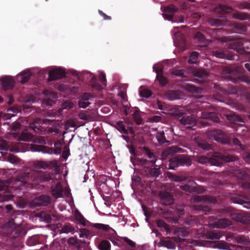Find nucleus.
Segmentation results:
<instances>
[{
    "label": "nucleus",
    "mask_w": 250,
    "mask_h": 250,
    "mask_svg": "<svg viewBox=\"0 0 250 250\" xmlns=\"http://www.w3.org/2000/svg\"><path fill=\"white\" fill-rule=\"evenodd\" d=\"M207 137L222 144L231 146L232 144L238 146L242 150H245L246 146L242 145L238 139L231 134L225 133L220 129L211 130L207 132Z\"/></svg>",
    "instance_id": "f257e3e1"
},
{
    "label": "nucleus",
    "mask_w": 250,
    "mask_h": 250,
    "mask_svg": "<svg viewBox=\"0 0 250 250\" xmlns=\"http://www.w3.org/2000/svg\"><path fill=\"white\" fill-rule=\"evenodd\" d=\"M53 124V126L48 127L47 130V133H58L60 128V125L58 122H55L54 120L45 119L42 120L40 118L36 119L33 122L29 124V128L33 130L35 132L41 131H43V128L42 126V124L51 125Z\"/></svg>",
    "instance_id": "f03ea898"
},
{
    "label": "nucleus",
    "mask_w": 250,
    "mask_h": 250,
    "mask_svg": "<svg viewBox=\"0 0 250 250\" xmlns=\"http://www.w3.org/2000/svg\"><path fill=\"white\" fill-rule=\"evenodd\" d=\"M28 179V174L24 172L19 174L13 182L12 181L9 182V180L7 181H0V190H5L8 186H10L11 185L18 189H20L22 187H27Z\"/></svg>",
    "instance_id": "7ed1b4c3"
},
{
    "label": "nucleus",
    "mask_w": 250,
    "mask_h": 250,
    "mask_svg": "<svg viewBox=\"0 0 250 250\" xmlns=\"http://www.w3.org/2000/svg\"><path fill=\"white\" fill-rule=\"evenodd\" d=\"M222 210L224 215L229 216L236 221L243 224L250 223V213L247 212L233 213L232 208L230 207H227Z\"/></svg>",
    "instance_id": "20e7f679"
},
{
    "label": "nucleus",
    "mask_w": 250,
    "mask_h": 250,
    "mask_svg": "<svg viewBox=\"0 0 250 250\" xmlns=\"http://www.w3.org/2000/svg\"><path fill=\"white\" fill-rule=\"evenodd\" d=\"M190 158L185 155H179L172 157L169 161V169H175L179 167H189L191 165Z\"/></svg>",
    "instance_id": "39448f33"
},
{
    "label": "nucleus",
    "mask_w": 250,
    "mask_h": 250,
    "mask_svg": "<svg viewBox=\"0 0 250 250\" xmlns=\"http://www.w3.org/2000/svg\"><path fill=\"white\" fill-rule=\"evenodd\" d=\"M19 140L23 141H32L33 143L31 145H36V144H39L42 145L46 144V141L42 136L34 137L33 135L29 133L27 130H24L22 131L21 135L19 137Z\"/></svg>",
    "instance_id": "423d86ee"
},
{
    "label": "nucleus",
    "mask_w": 250,
    "mask_h": 250,
    "mask_svg": "<svg viewBox=\"0 0 250 250\" xmlns=\"http://www.w3.org/2000/svg\"><path fill=\"white\" fill-rule=\"evenodd\" d=\"M31 150L32 151L42 152L44 153L59 154L61 153L62 149L61 147H56L55 149H53L52 147L49 148L45 146L32 145Z\"/></svg>",
    "instance_id": "0eeeda50"
},
{
    "label": "nucleus",
    "mask_w": 250,
    "mask_h": 250,
    "mask_svg": "<svg viewBox=\"0 0 250 250\" xmlns=\"http://www.w3.org/2000/svg\"><path fill=\"white\" fill-rule=\"evenodd\" d=\"M244 39H237L233 42L229 43L228 48L235 50L240 54H244L246 52L244 47Z\"/></svg>",
    "instance_id": "6e6552de"
},
{
    "label": "nucleus",
    "mask_w": 250,
    "mask_h": 250,
    "mask_svg": "<svg viewBox=\"0 0 250 250\" xmlns=\"http://www.w3.org/2000/svg\"><path fill=\"white\" fill-rule=\"evenodd\" d=\"M212 156L215 158L218 159L226 163L234 162L238 160V158L236 156L223 154L218 152H214Z\"/></svg>",
    "instance_id": "1a4fd4ad"
},
{
    "label": "nucleus",
    "mask_w": 250,
    "mask_h": 250,
    "mask_svg": "<svg viewBox=\"0 0 250 250\" xmlns=\"http://www.w3.org/2000/svg\"><path fill=\"white\" fill-rule=\"evenodd\" d=\"M65 76L64 71L61 68L54 69L49 72V82L57 80Z\"/></svg>",
    "instance_id": "9d476101"
},
{
    "label": "nucleus",
    "mask_w": 250,
    "mask_h": 250,
    "mask_svg": "<svg viewBox=\"0 0 250 250\" xmlns=\"http://www.w3.org/2000/svg\"><path fill=\"white\" fill-rule=\"evenodd\" d=\"M178 10V8L175 5L170 4L165 7L163 14V17L169 21H172L173 14Z\"/></svg>",
    "instance_id": "9b49d317"
},
{
    "label": "nucleus",
    "mask_w": 250,
    "mask_h": 250,
    "mask_svg": "<svg viewBox=\"0 0 250 250\" xmlns=\"http://www.w3.org/2000/svg\"><path fill=\"white\" fill-rule=\"evenodd\" d=\"M180 123L186 128H191L196 125V120L191 116L183 117L180 120Z\"/></svg>",
    "instance_id": "f8f14e48"
},
{
    "label": "nucleus",
    "mask_w": 250,
    "mask_h": 250,
    "mask_svg": "<svg viewBox=\"0 0 250 250\" xmlns=\"http://www.w3.org/2000/svg\"><path fill=\"white\" fill-rule=\"evenodd\" d=\"M194 142L197 146L203 149L209 150L212 148L211 145L209 144L206 140L199 136L194 138Z\"/></svg>",
    "instance_id": "ddd939ff"
},
{
    "label": "nucleus",
    "mask_w": 250,
    "mask_h": 250,
    "mask_svg": "<svg viewBox=\"0 0 250 250\" xmlns=\"http://www.w3.org/2000/svg\"><path fill=\"white\" fill-rule=\"evenodd\" d=\"M233 200L235 203L244 205V207L246 208H250V201L247 196L237 195L234 197Z\"/></svg>",
    "instance_id": "4468645a"
},
{
    "label": "nucleus",
    "mask_w": 250,
    "mask_h": 250,
    "mask_svg": "<svg viewBox=\"0 0 250 250\" xmlns=\"http://www.w3.org/2000/svg\"><path fill=\"white\" fill-rule=\"evenodd\" d=\"M2 86L4 90H8L12 89L15 85V81L10 77H2L0 79Z\"/></svg>",
    "instance_id": "2eb2a0df"
},
{
    "label": "nucleus",
    "mask_w": 250,
    "mask_h": 250,
    "mask_svg": "<svg viewBox=\"0 0 250 250\" xmlns=\"http://www.w3.org/2000/svg\"><path fill=\"white\" fill-rule=\"evenodd\" d=\"M165 96L167 99L172 101L182 99L183 95L179 90H169L166 92Z\"/></svg>",
    "instance_id": "dca6fc26"
},
{
    "label": "nucleus",
    "mask_w": 250,
    "mask_h": 250,
    "mask_svg": "<svg viewBox=\"0 0 250 250\" xmlns=\"http://www.w3.org/2000/svg\"><path fill=\"white\" fill-rule=\"evenodd\" d=\"M183 149L177 146H171L165 149L162 154L163 159H166L169 155H173L176 153L183 152Z\"/></svg>",
    "instance_id": "f3484780"
},
{
    "label": "nucleus",
    "mask_w": 250,
    "mask_h": 250,
    "mask_svg": "<svg viewBox=\"0 0 250 250\" xmlns=\"http://www.w3.org/2000/svg\"><path fill=\"white\" fill-rule=\"evenodd\" d=\"M91 97V95L89 93H84L82 94L79 98L78 101V105L80 107L85 108L89 104V100Z\"/></svg>",
    "instance_id": "a211bd4d"
},
{
    "label": "nucleus",
    "mask_w": 250,
    "mask_h": 250,
    "mask_svg": "<svg viewBox=\"0 0 250 250\" xmlns=\"http://www.w3.org/2000/svg\"><path fill=\"white\" fill-rule=\"evenodd\" d=\"M234 239L237 243L246 245L248 240L247 238L242 235H235L232 233H229L226 236V240L230 241L231 240Z\"/></svg>",
    "instance_id": "6ab92c4d"
},
{
    "label": "nucleus",
    "mask_w": 250,
    "mask_h": 250,
    "mask_svg": "<svg viewBox=\"0 0 250 250\" xmlns=\"http://www.w3.org/2000/svg\"><path fill=\"white\" fill-rule=\"evenodd\" d=\"M63 187L61 183H57L54 186L51 187V193L52 196L55 198L62 197Z\"/></svg>",
    "instance_id": "aec40b11"
},
{
    "label": "nucleus",
    "mask_w": 250,
    "mask_h": 250,
    "mask_svg": "<svg viewBox=\"0 0 250 250\" xmlns=\"http://www.w3.org/2000/svg\"><path fill=\"white\" fill-rule=\"evenodd\" d=\"M160 197L163 203L166 205L171 204L174 201L173 195L167 191L161 192Z\"/></svg>",
    "instance_id": "412c9836"
},
{
    "label": "nucleus",
    "mask_w": 250,
    "mask_h": 250,
    "mask_svg": "<svg viewBox=\"0 0 250 250\" xmlns=\"http://www.w3.org/2000/svg\"><path fill=\"white\" fill-rule=\"evenodd\" d=\"M235 72L240 74L239 76V79L243 82L246 83L247 84L250 85V78L243 73L245 71V69L241 66H237L235 68Z\"/></svg>",
    "instance_id": "4be33fe9"
},
{
    "label": "nucleus",
    "mask_w": 250,
    "mask_h": 250,
    "mask_svg": "<svg viewBox=\"0 0 250 250\" xmlns=\"http://www.w3.org/2000/svg\"><path fill=\"white\" fill-rule=\"evenodd\" d=\"M36 178V182H43L52 179V177L49 173L46 172H40L37 173Z\"/></svg>",
    "instance_id": "5701e85b"
},
{
    "label": "nucleus",
    "mask_w": 250,
    "mask_h": 250,
    "mask_svg": "<svg viewBox=\"0 0 250 250\" xmlns=\"http://www.w3.org/2000/svg\"><path fill=\"white\" fill-rule=\"evenodd\" d=\"M195 200L197 202L206 203H215L216 202V199L215 197L209 195L197 196L196 197Z\"/></svg>",
    "instance_id": "b1692460"
},
{
    "label": "nucleus",
    "mask_w": 250,
    "mask_h": 250,
    "mask_svg": "<svg viewBox=\"0 0 250 250\" xmlns=\"http://www.w3.org/2000/svg\"><path fill=\"white\" fill-rule=\"evenodd\" d=\"M202 117L205 119H209L213 122L217 123L219 121V118L217 114L212 112L202 113Z\"/></svg>",
    "instance_id": "393cba45"
},
{
    "label": "nucleus",
    "mask_w": 250,
    "mask_h": 250,
    "mask_svg": "<svg viewBox=\"0 0 250 250\" xmlns=\"http://www.w3.org/2000/svg\"><path fill=\"white\" fill-rule=\"evenodd\" d=\"M143 151L144 153L148 156V157L151 159L150 162L155 166L157 167L158 166L155 165L156 162V156L154 154L150 151V150L147 147H143Z\"/></svg>",
    "instance_id": "a878e982"
},
{
    "label": "nucleus",
    "mask_w": 250,
    "mask_h": 250,
    "mask_svg": "<svg viewBox=\"0 0 250 250\" xmlns=\"http://www.w3.org/2000/svg\"><path fill=\"white\" fill-rule=\"evenodd\" d=\"M195 39H197L202 46H206L209 44V41L206 39L204 36L199 32L195 34Z\"/></svg>",
    "instance_id": "bb28decb"
},
{
    "label": "nucleus",
    "mask_w": 250,
    "mask_h": 250,
    "mask_svg": "<svg viewBox=\"0 0 250 250\" xmlns=\"http://www.w3.org/2000/svg\"><path fill=\"white\" fill-rule=\"evenodd\" d=\"M234 174L238 179L245 181L248 178V174L243 170L238 169L234 172Z\"/></svg>",
    "instance_id": "cd10ccee"
},
{
    "label": "nucleus",
    "mask_w": 250,
    "mask_h": 250,
    "mask_svg": "<svg viewBox=\"0 0 250 250\" xmlns=\"http://www.w3.org/2000/svg\"><path fill=\"white\" fill-rule=\"evenodd\" d=\"M226 21L225 20H220L215 18H210L208 20V23L212 26H220L225 24Z\"/></svg>",
    "instance_id": "c85d7f7f"
},
{
    "label": "nucleus",
    "mask_w": 250,
    "mask_h": 250,
    "mask_svg": "<svg viewBox=\"0 0 250 250\" xmlns=\"http://www.w3.org/2000/svg\"><path fill=\"white\" fill-rule=\"evenodd\" d=\"M211 247L212 248H218L220 250H231L230 248L229 245L224 241H220L217 243L212 244Z\"/></svg>",
    "instance_id": "c756f323"
},
{
    "label": "nucleus",
    "mask_w": 250,
    "mask_h": 250,
    "mask_svg": "<svg viewBox=\"0 0 250 250\" xmlns=\"http://www.w3.org/2000/svg\"><path fill=\"white\" fill-rule=\"evenodd\" d=\"M139 94L141 97L148 98L151 96L152 93L151 91L145 86H141L140 87Z\"/></svg>",
    "instance_id": "7c9ffc66"
},
{
    "label": "nucleus",
    "mask_w": 250,
    "mask_h": 250,
    "mask_svg": "<svg viewBox=\"0 0 250 250\" xmlns=\"http://www.w3.org/2000/svg\"><path fill=\"white\" fill-rule=\"evenodd\" d=\"M233 18L240 20H246L250 19V15L244 12H237L232 15Z\"/></svg>",
    "instance_id": "2f4dec72"
},
{
    "label": "nucleus",
    "mask_w": 250,
    "mask_h": 250,
    "mask_svg": "<svg viewBox=\"0 0 250 250\" xmlns=\"http://www.w3.org/2000/svg\"><path fill=\"white\" fill-rule=\"evenodd\" d=\"M31 74L29 71L22 72L18 78V81L22 84L26 83L30 78Z\"/></svg>",
    "instance_id": "473e14b6"
},
{
    "label": "nucleus",
    "mask_w": 250,
    "mask_h": 250,
    "mask_svg": "<svg viewBox=\"0 0 250 250\" xmlns=\"http://www.w3.org/2000/svg\"><path fill=\"white\" fill-rule=\"evenodd\" d=\"M193 75L195 77L201 79L206 78L208 76V72L204 69H196L193 71Z\"/></svg>",
    "instance_id": "72a5a7b5"
},
{
    "label": "nucleus",
    "mask_w": 250,
    "mask_h": 250,
    "mask_svg": "<svg viewBox=\"0 0 250 250\" xmlns=\"http://www.w3.org/2000/svg\"><path fill=\"white\" fill-rule=\"evenodd\" d=\"M231 10V8L230 7L222 4H219L218 6H217L215 9V12L220 14L228 13Z\"/></svg>",
    "instance_id": "f704fd0d"
},
{
    "label": "nucleus",
    "mask_w": 250,
    "mask_h": 250,
    "mask_svg": "<svg viewBox=\"0 0 250 250\" xmlns=\"http://www.w3.org/2000/svg\"><path fill=\"white\" fill-rule=\"evenodd\" d=\"M75 218L77 222L80 223L83 226L86 225V219L78 210H76L75 212Z\"/></svg>",
    "instance_id": "c9c22d12"
},
{
    "label": "nucleus",
    "mask_w": 250,
    "mask_h": 250,
    "mask_svg": "<svg viewBox=\"0 0 250 250\" xmlns=\"http://www.w3.org/2000/svg\"><path fill=\"white\" fill-rule=\"evenodd\" d=\"M205 236L206 238L211 240L219 239L221 237V235L219 232H215L214 231L207 232L206 233Z\"/></svg>",
    "instance_id": "e433bc0d"
},
{
    "label": "nucleus",
    "mask_w": 250,
    "mask_h": 250,
    "mask_svg": "<svg viewBox=\"0 0 250 250\" xmlns=\"http://www.w3.org/2000/svg\"><path fill=\"white\" fill-rule=\"evenodd\" d=\"M218 89L222 91L225 94H235L237 92V88L233 86H230L228 87V90H226L225 88L218 86Z\"/></svg>",
    "instance_id": "4c0bfd02"
},
{
    "label": "nucleus",
    "mask_w": 250,
    "mask_h": 250,
    "mask_svg": "<svg viewBox=\"0 0 250 250\" xmlns=\"http://www.w3.org/2000/svg\"><path fill=\"white\" fill-rule=\"evenodd\" d=\"M156 138L158 142V143L160 144H164L166 143H168V141L167 140L165 133L164 131H159L157 133Z\"/></svg>",
    "instance_id": "58836bf2"
},
{
    "label": "nucleus",
    "mask_w": 250,
    "mask_h": 250,
    "mask_svg": "<svg viewBox=\"0 0 250 250\" xmlns=\"http://www.w3.org/2000/svg\"><path fill=\"white\" fill-rule=\"evenodd\" d=\"M47 168L53 170L56 173H59L60 172V166L58 165L57 162L55 160L48 162Z\"/></svg>",
    "instance_id": "ea45409f"
},
{
    "label": "nucleus",
    "mask_w": 250,
    "mask_h": 250,
    "mask_svg": "<svg viewBox=\"0 0 250 250\" xmlns=\"http://www.w3.org/2000/svg\"><path fill=\"white\" fill-rule=\"evenodd\" d=\"M193 185V192H196L199 194L204 193L206 189L204 187L198 185L195 182L193 181H189Z\"/></svg>",
    "instance_id": "a19ab883"
},
{
    "label": "nucleus",
    "mask_w": 250,
    "mask_h": 250,
    "mask_svg": "<svg viewBox=\"0 0 250 250\" xmlns=\"http://www.w3.org/2000/svg\"><path fill=\"white\" fill-rule=\"evenodd\" d=\"M40 205L46 206L50 202V198L46 195H41L38 199Z\"/></svg>",
    "instance_id": "79ce46f5"
},
{
    "label": "nucleus",
    "mask_w": 250,
    "mask_h": 250,
    "mask_svg": "<svg viewBox=\"0 0 250 250\" xmlns=\"http://www.w3.org/2000/svg\"><path fill=\"white\" fill-rule=\"evenodd\" d=\"M111 245L109 242L106 240H102L99 245L100 250H110Z\"/></svg>",
    "instance_id": "37998d69"
},
{
    "label": "nucleus",
    "mask_w": 250,
    "mask_h": 250,
    "mask_svg": "<svg viewBox=\"0 0 250 250\" xmlns=\"http://www.w3.org/2000/svg\"><path fill=\"white\" fill-rule=\"evenodd\" d=\"M229 120L235 124H239L244 123L243 119L238 115L233 114L229 117Z\"/></svg>",
    "instance_id": "c03bdc74"
},
{
    "label": "nucleus",
    "mask_w": 250,
    "mask_h": 250,
    "mask_svg": "<svg viewBox=\"0 0 250 250\" xmlns=\"http://www.w3.org/2000/svg\"><path fill=\"white\" fill-rule=\"evenodd\" d=\"M176 211L179 214L178 216H173L172 218V220L176 223L179 219L180 215H183L184 213V208L183 206H179L176 208Z\"/></svg>",
    "instance_id": "a18cd8bd"
},
{
    "label": "nucleus",
    "mask_w": 250,
    "mask_h": 250,
    "mask_svg": "<svg viewBox=\"0 0 250 250\" xmlns=\"http://www.w3.org/2000/svg\"><path fill=\"white\" fill-rule=\"evenodd\" d=\"M115 127L120 132L125 134H128V131L126 129L124 123L123 121H119L117 122Z\"/></svg>",
    "instance_id": "49530a36"
},
{
    "label": "nucleus",
    "mask_w": 250,
    "mask_h": 250,
    "mask_svg": "<svg viewBox=\"0 0 250 250\" xmlns=\"http://www.w3.org/2000/svg\"><path fill=\"white\" fill-rule=\"evenodd\" d=\"M219 228H224L231 225V222L230 220L227 219H221L218 221Z\"/></svg>",
    "instance_id": "de8ad7c7"
},
{
    "label": "nucleus",
    "mask_w": 250,
    "mask_h": 250,
    "mask_svg": "<svg viewBox=\"0 0 250 250\" xmlns=\"http://www.w3.org/2000/svg\"><path fill=\"white\" fill-rule=\"evenodd\" d=\"M233 28L235 29L238 32H244L246 31V26L240 23H235L233 24Z\"/></svg>",
    "instance_id": "09e8293b"
},
{
    "label": "nucleus",
    "mask_w": 250,
    "mask_h": 250,
    "mask_svg": "<svg viewBox=\"0 0 250 250\" xmlns=\"http://www.w3.org/2000/svg\"><path fill=\"white\" fill-rule=\"evenodd\" d=\"M161 173L162 171L160 167L151 168L149 171L150 175L155 178L158 177Z\"/></svg>",
    "instance_id": "8fccbe9b"
},
{
    "label": "nucleus",
    "mask_w": 250,
    "mask_h": 250,
    "mask_svg": "<svg viewBox=\"0 0 250 250\" xmlns=\"http://www.w3.org/2000/svg\"><path fill=\"white\" fill-rule=\"evenodd\" d=\"M214 54L215 56H216V57L219 58L224 59V58H227L229 60L232 59L231 56L228 57L227 56V54L223 50H220V49L217 50L216 51H214Z\"/></svg>",
    "instance_id": "3c124183"
},
{
    "label": "nucleus",
    "mask_w": 250,
    "mask_h": 250,
    "mask_svg": "<svg viewBox=\"0 0 250 250\" xmlns=\"http://www.w3.org/2000/svg\"><path fill=\"white\" fill-rule=\"evenodd\" d=\"M35 168H42L45 169L48 167V162L42 161H37L34 165Z\"/></svg>",
    "instance_id": "603ef678"
},
{
    "label": "nucleus",
    "mask_w": 250,
    "mask_h": 250,
    "mask_svg": "<svg viewBox=\"0 0 250 250\" xmlns=\"http://www.w3.org/2000/svg\"><path fill=\"white\" fill-rule=\"evenodd\" d=\"M157 225L159 228H164L167 232L169 231V226L162 219H159L157 221Z\"/></svg>",
    "instance_id": "864d4df0"
},
{
    "label": "nucleus",
    "mask_w": 250,
    "mask_h": 250,
    "mask_svg": "<svg viewBox=\"0 0 250 250\" xmlns=\"http://www.w3.org/2000/svg\"><path fill=\"white\" fill-rule=\"evenodd\" d=\"M162 244L163 246L167 247L169 249H175V245L174 243H173L171 241L167 240H163L161 241Z\"/></svg>",
    "instance_id": "5fc2aeb1"
},
{
    "label": "nucleus",
    "mask_w": 250,
    "mask_h": 250,
    "mask_svg": "<svg viewBox=\"0 0 250 250\" xmlns=\"http://www.w3.org/2000/svg\"><path fill=\"white\" fill-rule=\"evenodd\" d=\"M133 118L135 120V122L137 124L140 125L141 124L142 120L141 117V114L140 112L136 110L133 114Z\"/></svg>",
    "instance_id": "6e6d98bb"
},
{
    "label": "nucleus",
    "mask_w": 250,
    "mask_h": 250,
    "mask_svg": "<svg viewBox=\"0 0 250 250\" xmlns=\"http://www.w3.org/2000/svg\"><path fill=\"white\" fill-rule=\"evenodd\" d=\"M197 161L201 164H206L210 162V159L205 156H198L197 157Z\"/></svg>",
    "instance_id": "4d7b16f0"
},
{
    "label": "nucleus",
    "mask_w": 250,
    "mask_h": 250,
    "mask_svg": "<svg viewBox=\"0 0 250 250\" xmlns=\"http://www.w3.org/2000/svg\"><path fill=\"white\" fill-rule=\"evenodd\" d=\"M93 226L98 229H102L105 231H107L110 229L109 225L100 223L94 224Z\"/></svg>",
    "instance_id": "13d9d810"
},
{
    "label": "nucleus",
    "mask_w": 250,
    "mask_h": 250,
    "mask_svg": "<svg viewBox=\"0 0 250 250\" xmlns=\"http://www.w3.org/2000/svg\"><path fill=\"white\" fill-rule=\"evenodd\" d=\"M78 116L81 119L86 121H90L92 119V118L90 115L87 114L84 111L80 112L78 115Z\"/></svg>",
    "instance_id": "bf43d9fd"
},
{
    "label": "nucleus",
    "mask_w": 250,
    "mask_h": 250,
    "mask_svg": "<svg viewBox=\"0 0 250 250\" xmlns=\"http://www.w3.org/2000/svg\"><path fill=\"white\" fill-rule=\"evenodd\" d=\"M199 54L196 52H192L190 55L188 62L190 63H196L197 58L198 57Z\"/></svg>",
    "instance_id": "052dcab7"
},
{
    "label": "nucleus",
    "mask_w": 250,
    "mask_h": 250,
    "mask_svg": "<svg viewBox=\"0 0 250 250\" xmlns=\"http://www.w3.org/2000/svg\"><path fill=\"white\" fill-rule=\"evenodd\" d=\"M68 243L78 248L80 247V244L78 240L74 237L69 238L68 240Z\"/></svg>",
    "instance_id": "680f3d73"
},
{
    "label": "nucleus",
    "mask_w": 250,
    "mask_h": 250,
    "mask_svg": "<svg viewBox=\"0 0 250 250\" xmlns=\"http://www.w3.org/2000/svg\"><path fill=\"white\" fill-rule=\"evenodd\" d=\"M170 114L172 116L181 117L184 113L177 107H174L171 109Z\"/></svg>",
    "instance_id": "e2e57ef3"
},
{
    "label": "nucleus",
    "mask_w": 250,
    "mask_h": 250,
    "mask_svg": "<svg viewBox=\"0 0 250 250\" xmlns=\"http://www.w3.org/2000/svg\"><path fill=\"white\" fill-rule=\"evenodd\" d=\"M185 71L184 69H174L172 72V74L184 78L186 77V76L185 75Z\"/></svg>",
    "instance_id": "0e129e2a"
},
{
    "label": "nucleus",
    "mask_w": 250,
    "mask_h": 250,
    "mask_svg": "<svg viewBox=\"0 0 250 250\" xmlns=\"http://www.w3.org/2000/svg\"><path fill=\"white\" fill-rule=\"evenodd\" d=\"M170 177L175 182H182L187 179L185 176H178L174 174H171Z\"/></svg>",
    "instance_id": "69168bd1"
},
{
    "label": "nucleus",
    "mask_w": 250,
    "mask_h": 250,
    "mask_svg": "<svg viewBox=\"0 0 250 250\" xmlns=\"http://www.w3.org/2000/svg\"><path fill=\"white\" fill-rule=\"evenodd\" d=\"M9 145L6 141L0 140V150L6 151L9 149Z\"/></svg>",
    "instance_id": "338daca9"
},
{
    "label": "nucleus",
    "mask_w": 250,
    "mask_h": 250,
    "mask_svg": "<svg viewBox=\"0 0 250 250\" xmlns=\"http://www.w3.org/2000/svg\"><path fill=\"white\" fill-rule=\"evenodd\" d=\"M181 188L182 189V190H184L186 192L188 193L193 192V185L192 184L191 185L185 184L184 185L182 186Z\"/></svg>",
    "instance_id": "774afa93"
}]
</instances>
